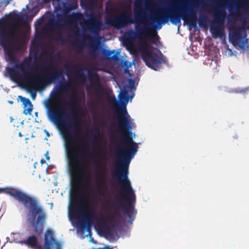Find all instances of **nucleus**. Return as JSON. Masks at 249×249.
<instances>
[{"mask_svg":"<svg viewBox=\"0 0 249 249\" xmlns=\"http://www.w3.org/2000/svg\"><path fill=\"white\" fill-rule=\"evenodd\" d=\"M71 89L69 107L72 109V122L70 124L65 121V112L61 109H54L50 103L46 104L48 114L55 121L60 128L65 129L64 133L65 147L68 161L69 170L71 178L73 187H78L82 179L89 181L91 178L90 174L88 172V164L86 158L91 157L93 152L89 153V144L86 140L81 137L79 130V120L76 112L79 111L80 97L76 96L77 90L72 88L68 82L61 83L57 89L58 92H65Z\"/></svg>","mask_w":249,"mask_h":249,"instance_id":"obj_1","label":"nucleus"},{"mask_svg":"<svg viewBox=\"0 0 249 249\" xmlns=\"http://www.w3.org/2000/svg\"><path fill=\"white\" fill-rule=\"evenodd\" d=\"M119 100L124 107L121 108L120 113H117L118 127L121 131V143L123 147L118 152L122 153L120 162L117 163V168L112 174L114 178H117L121 186L120 194H135L130 181L128 178V166L131 159L138 151V145L132 140L131 125V118L128 114L126 105L128 102V91L123 89L120 93Z\"/></svg>","mask_w":249,"mask_h":249,"instance_id":"obj_2","label":"nucleus"},{"mask_svg":"<svg viewBox=\"0 0 249 249\" xmlns=\"http://www.w3.org/2000/svg\"><path fill=\"white\" fill-rule=\"evenodd\" d=\"M125 43L127 47L133 46V40L137 37L139 39V44L142 58L145 64L149 68L157 71L160 68V65L163 62V59L153 51L154 48L151 46L148 40H150L153 44H156L159 36L157 33L144 25L139 27L137 24L135 26V32L129 30L125 33Z\"/></svg>","mask_w":249,"mask_h":249,"instance_id":"obj_3","label":"nucleus"},{"mask_svg":"<svg viewBox=\"0 0 249 249\" xmlns=\"http://www.w3.org/2000/svg\"><path fill=\"white\" fill-rule=\"evenodd\" d=\"M2 192L11 196L16 200L21 203L25 209L27 211L28 216L32 217L34 220L36 217L33 223L34 231L39 236L42 234L46 221V213L37 198L12 187L0 188V193Z\"/></svg>","mask_w":249,"mask_h":249,"instance_id":"obj_4","label":"nucleus"},{"mask_svg":"<svg viewBox=\"0 0 249 249\" xmlns=\"http://www.w3.org/2000/svg\"><path fill=\"white\" fill-rule=\"evenodd\" d=\"M180 4L178 0L172 2L170 7L156 12L151 17V19L158 25L164 24L169 20L174 25H178L181 20L188 24L191 28H197V18L196 11L192 5L189 8L184 4L182 8L175 9V7Z\"/></svg>","mask_w":249,"mask_h":249,"instance_id":"obj_5","label":"nucleus"},{"mask_svg":"<svg viewBox=\"0 0 249 249\" xmlns=\"http://www.w3.org/2000/svg\"><path fill=\"white\" fill-rule=\"evenodd\" d=\"M134 11L135 19L132 18L130 13L124 11L119 16L106 19V24L120 29L132 23L138 24L143 22L145 19L144 17L145 9L141 6V1H135Z\"/></svg>","mask_w":249,"mask_h":249,"instance_id":"obj_6","label":"nucleus"},{"mask_svg":"<svg viewBox=\"0 0 249 249\" xmlns=\"http://www.w3.org/2000/svg\"><path fill=\"white\" fill-rule=\"evenodd\" d=\"M7 72L12 81L22 85L29 91L33 89L35 83L39 82L42 80L41 73L28 71L22 63L8 68Z\"/></svg>","mask_w":249,"mask_h":249,"instance_id":"obj_7","label":"nucleus"},{"mask_svg":"<svg viewBox=\"0 0 249 249\" xmlns=\"http://www.w3.org/2000/svg\"><path fill=\"white\" fill-rule=\"evenodd\" d=\"M93 200V197H89L76 192L71 196L70 211L89 221L96 216L90 204Z\"/></svg>","mask_w":249,"mask_h":249,"instance_id":"obj_8","label":"nucleus"},{"mask_svg":"<svg viewBox=\"0 0 249 249\" xmlns=\"http://www.w3.org/2000/svg\"><path fill=\"white\" fill-rule=\"evenodd\" d=\"M87 20L84 19V23L87 29L95 36H99L101 30L105 29L104 23L92 12L87 13Z\"/></svg>","mask_w":249,"mask_h":249,"instance_id":"obj_9","label":"nucleus"},{"mask_svg":"<svg viewBox=\"0 0 249 249\" xmlns=\"http://www.w3.org/2000/svg\"><path fill=\"white\" fill-rule=\"evenodd\" d=\"M246 37V32L243 27L234 26L230 28L229 38L233 45L238 46L242 49L244 48L245 43L247 41Z\"/></svg>","mask_w":249,"mask_h":249,"instance_id":"obj_10","label":"nucleus"},{"mask_svg":"<svg viewBox=\"0 0 249 249\" xmlns=\"http://www.w3.org/2000/svg\"><path fill=\"white\" fill-rule=\"evenodd\" d=\"M225 11H221L216 13L215 15L214 24H212L210 27V32L214 38H217L222 36L224 34V29L221 26L223 24V18L222 16H225Z\"/></svg>","mask_w":249,"mask_h":249,"instance_id":"obj_11","label":"nucleus"},{"mask_svg":"<svg viewBox=\"0 0 249 249\" xmlns=\"http://www.w3.org/2000/svg\"><path fill=\"white\" fill-rule=\"evenodd\" d=\"M39 69L43 71H48L51 70L52 72H50L46 75L41 74V80L39 82L43 84L53 83L58 79H59L58 75H57L55 68L49 66L46 67L44 65H40L38 67Z\"/></svg>","mask_w":249,"mask_h":249,"instance_id":"obj_12","label":"nucleus"},{"mask_svg":"<svg viewBox=\"0 0 249 249\" xmlns=\"http://www.w3.org/2000/svg\"><path fill=\"white\" fill-rule=\"evenodd\" d=\"M19 243L34 249H44L42 246L38 243L37 238L35 234L29 236L26 240L20 241Z\"/></svg>","mask_w":249,"mask_h":249,"instance_id":"obj_13","label":"nucleus"},{"mask_svg":"<svg viewBox=\"0 0 249 249\" xmlns=\"http://www.w3.org/2000/svg\"><path fill=\"white\" fill-rule=\"evenodd\" d=\"M107 171H102L100 172L101 178L98 179L101 184V187L98 190L99 195L103 197L107 196L109 195V191L107 189V185L106 180L105 177L107 174Z\"/></svg>","mask_w":249,"mask_h":249,"instance_id":"obj_14","label":"nucleus"},{"mask_svg":"<svg viewBox=\"0 0 249 249\" xmlns=\"http://www.w3.org/2000/svg\"><path fill=\"white\" fill-rule=\"evenodd\" d=\"M90 76L93 78L94 81L97 86L95 90L97 100L98 101L102 100L103 99V95L104 93V89L100 83L98 75L97 72H95L91 74Z\"/></svg>","mask_w":249,"mask_h":249,"instance_id":"obj_15","label":"nucleus"},{"mask_svg":"<svg viewBox=\"0 0 249 249\" xmlns=\"http://www.w3.org/2000/svg\"><path fill=\"white\" fill-rule=\"evenodd\" d=\"M54 242V234L51 229H48L44 235V248L50 249L51 246Z\"/></svg>","mask_w":249,"mask_h":249,"instance_id":"obj_16","label":"nucleus"},{"mask_svg":"<svg viewBox=\"0 0 249 249\" xmlns=\"http://www.w3.org/2000/svg\"><path fill=\"white\" fill-rule=\"evenodd\" d=\"M23 105V113L25 115L31 114L33 110V105L29 99L19 96Z\"/></svg>","mask_w":249,"mask_h":249,"instance_id":"obj_17","label":"nucleus"},{"mask_svg":"<svg viewBox=\"0 0 249 249\" xmlns=\"http://www.w3.org/2000/svg\"><path fill=\"white\" fill-rule=\"evenodd\" d=\"M1 42L6 54L10 59H13L14 58V50L11 45L7 44L8 39H6L5 40H1Z\"/></svg>","mask_w":249,"mask_h":249,"instance_id":"obj_18","label":"nucleus"},{"mask_svg":"<svg viewBox=\"0 0 249 249\" xmlns=\"http://www.w3.org/2000/svg\"><path fill=\"white\" fill-rule=\"evenodd\" d=\"M115 50H113L112 51L110 50H105L103 51V53L104 55L107 58V59L113 60L114 61H117L119 60V57L118 53L114 54L115 53Z\"/></svg>","mask_w":249,"mask_h":249,"instance_id":"obj_19","label":"nucleus"},{"mask_svg":"<svg viewBox=\"0 0 249 249\" xmlns=\"http://www.w3.org/2000/svg\"><path fill=\"white\" fill-rule=\"evenodd\" d=\"M103 225L100 227V231L106 235L110 236L112 233L110 227L107 225L106 221L103 217L101 218Z\"/></svg>","mask_w":249,"mask_h":249,"instance_id":"obj_20","label":"nucleus"},{"mask_svg":"<svg viewBox=\"0 0 249 249\" xmlns=\"http://www.w3.org/2000/svg\"><path fill=\"white\" fill-rule=\"evenodd\" d=\"M28 15L27 14L22 15H16L15 20L18 23L21 24H26L27 23V19Z\"/></svg>","mask_w":249,"mask_h":249,"instance_id":"obj_21","label":"nucleus"},{"mask_svg":"<svg viewBox=\"0 0 249 249\" xmlns=\"http://www.w3.org/2000/svg\"><path fill=\"white\" fill-rule=\"evenodd\" d=\"M77 71L78 76L76 78L74 79V80L76 82L82 83L84 81L86 76L83 72V69H78L77 70Z\"/></svg>","mask_w":249,"mask_h":249,"instance_id":"obj_22","label":"nucleus"},{"mask_svg":"<svg viewBox=\"0 0 249 249\" xmlns=\"http://www.w3.org/2000/svg\"><path fill=\"white\" fill-rule=\"evenodd\" d=\"M208 17L206 15H200L198 20V23L200 26H205L208 22Z\"/></svg>","mask_w":249,"mask_h":249,"instance_id":"obj_23","label":"nucleus"},{"mask_svg":"<svg viewBox=\"0 0 249 249\" xmlns=\"http://www.w3.org/2000/svg\"><path fill=\"white\" fill-rule=\"evenodd\" d=\"M63 6L66 12H69L76 8V6L71 3L65 2L63 4Z\"/></svg>","mask_w":249,"mask_h":249,"instance_id":"obj_24","label":"nucleus"},{"mask_svg":"<svg viewBox=\"0 0 249 249\" xmlns=\"http://www.w3.org/2000/svg\"><path fill=\"white\" fill-rule=\"evenodd\" d=\"M72 46L75 48L76 51L79 52H82L84 48L83 43L81 44L79 41L74 42L72 43Z\"/></svg>","mask_w":249,"mask_h":249,"instance_id":"obj_25","label":"nucleus"},{"mask_svg":"<svg viewBox=\"0 0 249 249\" xmlns=\"http://www.w3.org/2000/svg\"><path fill=\"white\" fill-rule=\"evenodd\" d=\"M56 72L58 75V77L59 79H64V72L62 70H59L55 68Z\"/></svg>","mask_w":249,"mask_h":249,"instance_id":"obj_26","label":"nucleus"},{"mask_svg":"<svg viewBox=\"0 0 249 249\" xmlns=\"http://www.w3.org/2000/svg\"><path fill=\"white\" fill-rule=\"evenodd\" d=\"M69 18L70 20H75L79 18V15L78 14L73 12L70 16Z\"/></svg>","mask_w":249,"mask_h":249,"instance_id":"obj_27","label":"nucleus"},{"mask_svg":"<svg viewBox=\"0 0 249 249\" xmlns=\"http://www.w3.org/2000/svg\"><path fill=\"white\" fill-rule=\"evenodd\" d=\"M96 49V47H94L93 49L89 51V54L91 57H95L96 56L95 51Z\"/></svg>","mask_w":249,"mask_h":249,"instance_id":"obj_28","label":"nucleus"},{"mask_svg":"<svg viewBox=\"0 0 249 249\" xmlns=\"http://www.w3.org/2000/svg\"><path fill=\"white\" fill-rule=\"evenodd\" d=\"M84 228H85L86 230L88 232V235L90 236H91V231L90 227L89 226H84Z\"/></svg>","mask_w":249,"mask_h":249,"instance_id":"obj_29","label":"nucleus"},{"mask_svg":"<svg viewBox=\"0 0 249 249\" xmlns=\"http://www.w3.org/2000/svg\"><path fill=\"white\" fill-rule=\"evenodd\" d=\"M43 20L41 19H39L37 20L35 23V25L36 26H40L42 23Z\"/></svg>","mask_w":249,"mask_h":249,"instance_id":"obj_30","label":"nucleus"},{"mask_svg":"<svg viewBox=\"0 0 249 249\" xmlns=\"http://www.w3.org/2000/svg\"><path fill=\"white\" fill-rule=\"evenodd\" d=\"M128 83L131 87H133L135 84V81L132 79H129L128 80Z\"/></svg>","mask_w":249,"mask_h":249,"instance_id":"obj_31","label":"nucleus"},{"mask_svg":"<svg viewBox=\"0 0 249 249\" xmlns=\"http://www.w3.org/2000/svg\"><path fill=\"white\" fill-rule=\"evenodd\" d=\"M74 35L75 36H80V31L79 29L78 28L76 30H75L74 32Z\"/></svg>","mask_w":249,"mask_h":249,"instance_id":"obj_32","label":"nucleus"},{"mask_svg":"<svg viewBox=\"0 0 249 249\" xmlns=\"http://www.w3.org/2000/svg\"><path fill=\"white\" fill-rule=\"evenodd\" d=\"M57 39L58 40H60L61 41H64V38L63 37H62V36H59L58 38H57Z\"/></svg>","mask_w":249,"mask_h":249,"instance_id":"obj_33","label":"nucleus"},{"mask_svg":"<svg viewBox=\"0 0 249 249\" xmlns=\"http://www.w3.org/2000/svg\"><path fill=\"white\" fill-rule=\"evenodd\" d=\"M45 156L46 157V159L47 160H50V157L49 156V153L47 151L46 154H45Z\"/></svg>","mask_w":249,"mask_h":249,"instance_id":"obj_34","label":"nucleus"},{"mask_svg":"<svg viewBox=\"0 0 249 249\" xmlns=\"http://www.w3.org/2000/svg\"><path fill=\"white\" fill-rule=\"evenodd\" d=\"M40 162L42 164H43L46 162V161L44 159H42L40 160Z\"/></svg>","mask_w":249,"mask_h":249,"instance_id":"obj_35","label":"nucleus"},{"mask_svg":"<svg viewBox=\"0 0 249 249\" xmlns=\"http://www.w3.org/2000/svg\"><path fill=\"white\" fill-rule=\"evenodd\" d=\"M125 72H128V73L129 74H130L129 72V71H128V69L127 68H126L125 70Z\"/></svg>","mask_w":249,"mask_h":249,"instance_id":"obj_36","label":"nucleus"},{"mask_svg":"<svg viewBox=\"0 0 249 249\" xmlns=\"http://www.w3.org/2000/svg\"><path fill=\"white\" fill-rule=\"evenodd\" d=\"M8 34L9 35H13V32H11V31L8 32Z\"/></svg>","mask_w":249,"mask_h":249,"instance_id":"obj_37","label":"nucleus"},{"mask_svg":"<svg viewBox=\"0 0 249 249\" xmlns=\"http://www.w3.org/2000/svg\"><path fill=\"white\" fill-rule=\"evenodd\" d=\"M127 62H126V61H124L123 65L124 66H126V65H127Z\"/></svg>","mask_w":249,"mask_h":249,"instance_id":"obj_38","label":"nucleus"},{"mask_svg":"<svg viewBox=\"0 0 249 249\" xmlns=\"http://www.w3.org/2000/svg\"><path fill=\"white\" fill-rule=\"evenodd\" d=\"M18 136L20 137L22 136V134H21V132H19Z\"/></svg>","mask_w":249,"mask_h":249,"instance_id":"obj_39","label":"nucleus"},{"mask_svg":"<svg viewBox=\"0 0 249 249\" xmlns=\"http://www.w3.org/2000/svg\"><path fill=\"white\" fill-rule=\"evenodd\" d=\"M134 95V94H133L130 96V99H131V100L133 98V97Z\"/></svg>","mask_w":249,"mask_h":249,"instance_id":"obj_40","label":"nucleus"},{"mask_svg":"<svg viewBox=\"0 0 249 249\" xmlns=\"http://www.w3.org/2000/svg\"><path fill=\"white\" fill-rule=\"evenodd\" d=\"M9 103L10 104H12L13 103V101H9Z\"/></svg>","mask_w":249,"mask_h":249,"instance_id":"obj_41","label":"nucleus"},{"mask_svg":"<svg viewBox=\"0 0 249 249\" xmlns=\"http://www.w3.org/2000/svg\"><path fill=\"white\" fill-rule=\"evenodd\" d=\"M56 249H61V247L59 246H57Z\"/></svg>","mask_w":249,"mask_h":249,"instance_id":"obj_42","label":"nucleus"},{"mask_svg":"<svg viewBox=\"0 0 249 249\" xmlns=\"http://www.w3.org/2000/svg\"><path fill=\"white\" fill-rule=\"evenodd\" d=\"M81 93H82V96H83V97H84V93L83 92H82Z\"/></svg>","mask_w":249,"mask_h":249,"instance_id":"obj_43","label":"nucleus"},{"mask_svg":"<svg viewBox=\"0 0 249 249\" xmlns=\"http://www.w3.org/2000/svg\"><path fill=\"white\" fill-rule=\"evenodd\" d=\"M73 68H74V69H77V67H76V66H74L73 67Z\"/></svg>","mask_w":249,"mask_h":249,"instance_id":"obj_44","label":"nucleus"},{"mask_svg":"<svg viewBox=\"0 0 249 249\" xmlns=\"http://www.w3.org/2000/svg\"><path fill=\"white\" fill-rule=\"evenodd\" d=\"M45 131H46V133H46V135H49V133H48V131H47L46 130H45Z\"/></svg>","mask_w":249,"mask_h":249,"instance_id":"obj_45","label":"nucleus"},{"mask_svg":"<svg viewBox=\"0 0 249 249\" xmlns=\"http://www.w3.org/2000/svg\"><path fill=\"white\" fill-rule=\"evenodd\" d=\"M45 131H46V133H46V135H49V133H48V131H47L46 130H45Z\"/></svg>","mask_w":249,"mask_h":249,"instance_id":"obj_46","label":"nucleus"},{"mask_svg":"<svg viewBox=\"0 0 249 249\" xmlns=\"http://www.w3.org/2000/svg\"><path fill=\"white\" fill-rule=\"evenodd\" d=\"M88 187H89V189H91V188L90 185H88Z\"/></svg>","mask_w":249,"mask_h":249,"instance_id":"obj_47","label":"nucleus"},{"mask_svg":"<svg viewBox=\"0 0 249 249\" xmlns=\"http://www.w3.org/2000/svg\"><path fill=\"white\" fill-rule=\"evenodd\" d=\"M160 28H161V26H160L158 28V29H160Z\"/></svg>","mask_w":249,"mask_h":249,"instance_id":"obj_48","label":"nucleus"}]
</instances>
